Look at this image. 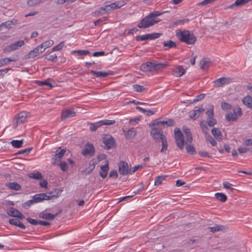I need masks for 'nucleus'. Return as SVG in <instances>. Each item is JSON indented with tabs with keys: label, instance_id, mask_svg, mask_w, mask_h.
Listing matches in <instances>:
<instances>
[{
	"label": "nucleus",
	"instance_id": "obj_45",
	"mask_svg": "<svg viewBox=\"0 0 252 252\" xmlns=\"http://www.w3.org/2000/svg\"><path fill=\"white\" fill-rule=\"evenodd\" d=\"M167 176H159L156 177L155 181V185L158 186L162 183V181L165 179Z\"/></svg>",
	"mask_w": 252,
	"mask_h": 252
},
{
	"label": "nucleus",
	"instance_id": "obj_59",
	"mask_svg": "<svg viewBox=\"0 0 252 252\" xmlns=\"http://www.w3.org/2000/svg\"><path fill=\"white\" fill-rule=\"evenodd\" d=\"M145 166V164L144 163V164H139V165L134 166L132 170H131V172H130V174H132L133 173L135 172L137 170H138V169H139L140 168L143 167Z\"/></svg>",
	"mask_w": 252,
	"mask_h": 252
},
{
	"label": "nucleus",
	"instance_id": "obj_1",
	"mask_svg": "<svg viewBox=\"0 0 252 252\" xmlns=\"http://www.w3.org/2000/svg\"><path fill=\"white\" fill-rule=\"evenodd\" d=\"M176 35L181 42L188 45H193L196 41L195 35L189 30H176Z\"/></svg>",
	"mask_w": 252,
	"mask_h": 252
},
{
	"label": "nucleus",
	"instance_id": "obj_63",
	"mask_svg": "<svg viewBox=\"0 0 252 252\" xmlns=\"http://www.w3.org/2000/svg\"><path fill=\"white\" fill-rule=\"evenodd\" d=\"M20 220L17 219H10L9 220V222L10 224L14 225L17 226L18 222Z\"/></svg>",
	"mask_w": 252,
	"mask_h": 252
},
{
	"label": "nucleus",
	"instance_id": "obj_48",
	"mask_svg": "<svg viewBox=\"0 0 252 252\" xmlns=\"http://www.w3.org/2000/svg\"><path fill=\"white\" fill-rule=\"evenodd\" d=\"M64 45V41H62L59 44L57 45L54 46L52 49V50L53 51H59L61 50L63 47Z\"/></svg>",
	"mask_w": 252,
	"mask_h": 252
},
{
	"label": "nucleus",
	"instance_id": "obj_34",
	"mask_svg": "<svg viewBox=\"0 0 252 252\" xmlns=\"http://www.w3.org/2000/svg\"><path fill=\"white\" fill-rule=\"evenodd\" d=\"M66 152V149H61V147L58 148L56 152L55 157H58L59 159H61V158L64 156Z\"/></svg>",
	"mask_w": 252,
	"mask_h": 252
},
{
	"label": "nucleus",
	"instance_id": "obj_49",
	"mask_svg": "<svg viewBox=\"0 0 252 252\" xmlns=\"http://www.w3.org/2000/svg\"><path fill=\"white\" fill-rule=\"evenodd\" d=\"M42 0H28L27 1L28 5L30 6H33L40 3Z\"/></svg>",
	"mask_w": 252,
	"mask_h": 252
},
{
	"label": "nucleus",
	"instance_id": "obj_38",
	"mask_svg": "<svg viewBox=\"0 0 252 252\" xmlns=\"http://www.w3.org/2000/svg\"><path fill=\"white\" fill-rule=\"evenodd\" d=\"M11 58H5L0 59V67L9 64L11 62L13 61Z\"/></svg>",
	"mask_w": 252,
	"mask_h": 252
},
{
	"label": "nucleus",
	"instance_id": "obj_40",
	"mask_svg": "<svg viewBox=\"0 0 252 252\" xmlns=\"http://www.w3.org/2000/svg\"><path fill=\"white\" fill-rule=\"evenodd\" d=\"M18 212L19 211L18 210L14 208L11 207L7 213L10 216L16 218Z\"/></svg>",
	"mask_w": 252,
	"mask_h": 252
},
{
	"label": "nucleus",
	"instance_id": "obj_62",
	"mask_svg": "<svg viewBox=\"0 0 252 252\" xmlns=\"http://www.w3.org/2000/svg\"><path fill=\"white\" fill-rule=\"evenodd\" d=\"M27 221L32 225H38V220L34 219H32L31 218H28L27 219Z\"/></svg>",
	"mask_w": 252,
	"mask_h": 252
},
{
	"label": "nucleus",
	"instance_id": "obj_64",
	"mask_svg": "<svg viewBox=\"0 0 252 252\" xmlns=\"http://www.w3.org/2000/svg\"><path fill=\"white\" fill-rule=\"evenodd\" d=\"M198 154L202 157L210 158L211 157V156L209 154V153L201 151L198 152Z\"/></svg>",
	"mask_w": 252,
	"mask_h": 252
},
{
	"label": "nucleus",
	"instance_id": "obj_57",
	"mask_svg": "<svg viewBox=\"0 0 252 252\" xmlns=\"http://www.w3.org/2000/svg\"><path fill=\"white\" fill-rule=\"evenodd\" d=\"M204 97H205V94H201L199 95H197L196 96L195 98H194L192 101L190 102V103H193V102L198 101L202 99L203 98H204Z\"/></svg>",
	"mask_w": 252,
	"mask_h": 252
},
{
	"label": "nucleus",
	"instance_id": "obj_44",
	"mask_svg": "<svg viewBox=\"0 0 252 252\" xmlns=\"http://www.w3.org/2000/svg\"><path fill=\"white\" fill-rule=\"evenodd\" d=\"M206 114L208 118H212V117H214V106L212 105L210 106V108L206 111Z\"/></svg>",
	"mask_w": 252,
	"mask_h": 252
},
{
	"label": "nucleus",
	"instance_id": "obj_16",
	"mask_svg": "<svg viewBox=\"0 0 252 252\" xmlns=\"http://www.w3.org/2000/svg\"><path fill=\"white\" fill-rule=\"evenodd\" d=\"M76 115V113L72 109H66L63 110L61 115V118L62 120H64L66 118H72Z\"/></svg>",
	"mask_w": 252,
	"mask_h": 252
},
{
	"label": "nucleus",
	"instance_id": "obj_21",
	"mask_svg": "<svg viewBox=\"0 0 252 252\" xmlns=\"http://www.w3.org/2000/svg\"><path fill=\"white\" fill-rule=\"evenodd\" d=\"M243 104L248 108L252 110V97L249 95H247L242 99Z\"/></svg>",
	"mask_w": 252,
	"mask_h": 252
},
{
	"label": "nucleus",
	"instance_id": "obj_46",
	"mask_svg": "<svg viewBox=\"0 0 252 252\" xmlns=\"http://www.w3.org/2000/svg\"><path fill=\"white\" fill-rule=\"evenodd\" d=\"M150 39L149 34H146L144 35H139L136 37L137 41H143Z\"/></svg>",
	"mask_w": 252,
	"mask_h": 252
},
{
	"label": "nucleus",
	"instance_id": "obj_12",
	"mask_svg": "<svg viewBox=\"0 0 252 252\" xmlns=\"http://www.w3.org/2000/svg\"><path fill=\"white\" fill-rule=\"evenodd\" d=\"M150 133L153 138L156 140L165 138V137L163 134L162 130L158 127H153L152 128Z\"/></svg>",
	"mask_w": 252,
	"mask_h": 252
},
{
	"label": "nucleus",
	"instance_id": "obj_9",
	"mask_svg": "<svg viewBox=\"0 0 252 252\" xmlns=\"http://www.w3.org/2000/svg\"><path fill=\"white\" fill-rule=\"evenodd\" d=\"M232 78L230 77H221L217 79L214 82V86L215 87H220L232 82Z\"/></svg>",
	"mask_w": 252,
	"mask_h": 252
},
{
	"label": "nucleus",
	"instance_id": "obj_2",
	"mask_svg": "<svg viewBox=\"0 0 252 252\" xmlns=\"http://www.w3.org/2000/svg\"><path fill=\"white\" fill-rule=\"evenodd\" d=\"M161 14V13L157 11L150 13L141 20L138 24V27L140 29H146L154 25L158 22V20H155V18Z\"/></svg>",
	"mask_w": 252,
	"mask_h": 252
},
{
	"label": "nucleus",
	"instance_id": "obj_60",
	"mask_svg": "<svg viewBox=\"0 0 252 252\" xmlns=\"http://www.w3.org/2000/svg\"><path fill=\"white\" fill-rule=\"evenodd\" d=\"M150 39H154L156 38H158L161 35L162 33H153L149 34Z\"/></svg>",
	"mask_w": 252,
	"mask_h": 252
},
{
	"label": "nucleus",
	"instance_id": "obj_24",
	"mask_svg": "<svg viewBox=\"0 0 252 252\" xmlns=\"http://www.w3.org/2000/svg\"><path fill=\"white\" fill-rule=\"evenodd\" d=\"M6 186L8 188L16 191L21 189V186L16 182L9 183Z\"/></svg>",
	"mask_w": 252,
	"mask_h": 252
},
{
	"label": "nucleus",
	"instance_id": "obj_5",
	"mask_svg": "<svg viewBox=\"0 0 252 252\" xmlns=\"http://www.w3.org/2000/svg\"><path fill=\"white\" fill-rule=\"evenodd\" d=\"M233 110V113L228 112L225 115L226 120L228 122L236 121L238 119V117H240L243 115V112L240 107L234 108Z\"/></svg>",
	"mask_w": 252,
	"mask_h": 252
},
{
	"label": "nucleus",
	"instance_id": "obj_29",
	"mask_svg": "<svg viewBox=\"0 0 252 252\" xmlns=\"http://www.w3.org/2000/svg\"><path fill=\"white\" fill-rule=\"evenodd\" d=\"M36 83L39 86H47L50 88H52L54 87L50 83V79L49 78L43 81H37Z\"/></svg>",
	"mask_w": 252,
	"mask_h": 252
},
{
	"label": "nucleus",
	"instance_id": "obj_58",
	"mask_svg": "<svg viewBox=\"0 0 252 252\" xmlns=\"http://www.w3.org/2000/svg\"><path fill=\"white\" fill-rule=\"evenodd\" d=\"M35 204L34 201L33 200V199L32 198L31 200H28V201L25 202L23 205L22 206L23 207L26 208V206L30 207L31 205Z\"/></svg>",
	"mask_w": 252,
	"mask_h": 252
},
{
	"label": "nucleus",
	"instance_id": "obj_25",
	"mask_svg": "<svg viewBox=\"0 0 252 252\" xmlns=\"http://www.w3.org/2000/svg\"><path fill=\"white\" fill-rule=\"evenodd\" d=\"M62 190L59 189H54L53 191L47 193V196H52V198L54 197H58L61 194Z\"/></svg>",
	"mask_w": 252,
	"mask_h": 252
},
{
	"label": "nucleus",
	"instance_id": "obj_37",
	"mask_svg": "<svg viewBox=\"0 0 252 252\" xmlns=\"http://www.w3.org/2000/svg\"><path fill=\"white\" fill-rule=\"evenodd\" d=\"M29 177L37 180H40L42 178V175L41 173L37 172L36 173H31L29 174Z\"/></svg>",
	"mask_w": 252,
	"mask_h": 252
},
{
	"label": "nucleus",
	"instance_id": "obj_10",
	"mask_svg": "<svg viewBox=\"0 0 252 252\" xmlns=\"http://www.w3.org/2000/svg\"><path fill=\"white\" fill-rule=\"evenodd\" d=\"M81 153L84 156L90 155L93 156L95 153V149L93 145L88 142L85 145L84 149L82 150Z\"/></svg>",
	"mask_w": 252,
	"mask_h": 252
},
{
	"label": "nucleus",
	"instance_id": "obj_56",
	"mask_svg": "<svg viewBox=\"0 0 252 252\" xmlns=\"http://www.w3.org/2000/svg\"><path fill=\"white\" fill-rule=\"evenodd\" d=\"M231 184L229 182H225L223 183V186L225 189H230L232 192L234 190V189L231 187Z\"/></svg>",
	"mask_w": 252,
	"mask_h": 252
},
{
	"label": "nucleus",
	"instance_id": "obj_23",
	"mask_svg": "<svg viewBox=\"0 0 252 252\" xmlns=\"http://www.w3.org/2000/svg\"><path fill=\"white\" fill-rule=\"evenodd\" d=\"M183 131L187 137V142L191 143L192 141V136L190 129L187 127H183Z\"/></svg>",
	"mask_w": 252,
	"mask_h": 252
},
{
	"label": "nucleus",
	"instance_id": "obj_30",
	"mask_svg": "<svg viewBox=\"0 0 252 252\" xmlns=\"http://www.w3.org/2000/svg\"><path fill=\"white\" fill-rule=\"evenodd\" d=\"M186 150L187 152L191 155L196 154V152L194 147L190 144H186Z\"/></svg>",
	"mask_w": 252,
	"mask_h": 252
},
{
	"label": "nucleus",
	"instance_id": "obj_20",
	"mask_svg": "<svg viewBox=\"0 0 252 252\" xmlns=\"http://www.w3.org/2000/svg\"><path fill=\"white\" fill-rule=\"evenodd\" d=\"M58 214L59 213L53 215L51 213L42 212L39 214V217L43 219L53 220Z\"/></svg>",
	"mask_w": 252,
	"mask_h": 252
},
{
	"label": "nucleus",
	"instance_id": "obj_6",
	"mask_svg": "<svg viewBox=\"0 0 252 252\" xmlns=\"http://www.w3.org/2000/svg\"><path fill=\"white\" fill-rule=\"evenodd\" d=\"M28 114L26 112L19 113L13 121V126L16 128L19 124L24 123L27 118Z\"/></svg>",
	"mask_w": 252,
	"mask_h": 252
},
{
	"label": "nucleus",
	"instance_id": "obj_31",
	"mask_svg": "<svg viewBox=\"0 0 252 252\" xmlns=\"http://www.w3.org/2000/svg\"><path fill=\"white\" fill-rule=\"evenodd\" d=\"M224 227L223 225H216L213 227H209L208 229L213 233H215L216 232H218L219 231H221L223 230Z\"/></svg>",
	"mask_w": 252,
	"mask_h": 252
},
{
	"label": "nucleus",
	"instance_id": "obj_19",
	"mask_svg": "<svg viewBox=\"0 0 252 252\" xmlns=\"http://www.w3.org/2000/svg\"><path fill=\"white\" fill-rule=\"evenodd\" d=\"M212 133L217 140L220 141L222 140V135L218 128H213L212 129Z\"/></svg>",
	"mask_w": 252,
	"mask_h": 252
},
{
	"label": "nucleus",
	"instance_id": "obj_8",
	"mask_svg": "<svg viewBox=\"0 0 252 252\" xmlns=\"http://www.w3.org/2000/svg\"><path fill=\"white\" fill-rule=\"evenodd\" d=\"M103 143L108 150L114 148L116 145L114 138L110 135H106L103 138Z\"/></svg>",
	"mask_w": 252,
	"mask_h": 252
},
{
	"label": "nucleus",
	"instance_id": "obj_53",
	"mask_svg": "<svg viewBox=\"0 0 252 252\" xmlns=\"http://www.w3.org/2000/svg\"><path fill=\"white\" fill-rule=\"evenodd\" d=\"M207 124L210 127L214 126L217 124V121L216 119L212 118H208Z\"/></svg>",
	"mask_w": 252,
	"mask_h": 252
},
{
	"label": "nucleus",
	"instance_id": "obj_61",
	"mask_svg": "<svg viewBox=\"0 0 252 252\" xmlns=\"http://www.w3.org/2000/svg\"><path fill=\"white\" fill-rule=\"evenodd\" d=\"M207 140L213 146H215L217 145V142L210 135L208 136L207 138Z\"/></svg>",
	"mask_w": 252,
	"mask_h": 252
},
{
	"label": "nucleus",
	"instance_id": "obj_13",
	"mask_svg": "<svg viewBox=\"0 0 252 252\" xmlns=\"http://www.w3.org/2000/svg\"><path fill=\"white\" fill-rule=\"evenodd\" d=\"M45 49H42V46L39 45L26 55V59L34 58L43 53Z\"/></svg>",
	"mask_w": 252,
	"mask_h": 252
},
{
	"label": "nucleus",
	"instance_id": "obj_47",
	"mask_svg": "<svg viewBox=\"0 0 252 252\" xmlns=\"http://www.w3.org/2000/svg\"><path fill=\"white\" fill-rule=\"evenodd\" d=\"M163 47H164L165 50H167L169 48H172L173 47V41L172 40H169L168 42H164L163 43Z\"/></svg>",
	"mask_w": 252,
	"mask_h": 252
},
{
	"label": "nucleus",
	"instance_id": "obj_43",
	"mask_svg": "<svg viewBox=\"0 0 252 252\" xmlns=\"http://www.w3.org/2000/svg\"><path fill=\"white\" fill-rule=\"evenodd\" d=\"M11 22L9 21H6L5 22L2 23L0 25V31H1L4 28L6 29H10L11 28Z\"/></svg>",
	"mask_w": 252,
	"mask_h": 252
},
{
	"label": "nucleus",
	"instance_id": "obj_41",
	"mask_svg": "<svg viewBox=\"0 0 252 252\" xmlns=\"http://www.w3.org/2000/svg\"><path fill=\"white\" fill-rule=\"evenodd\" d=\"M72 53H77L79 56H87L90 54L88 50H79L72 51Z\"/></svg>",
	"mask_w": 252,
	"mask_h": 252
},
{
	"label": "nucleus",
	"instance_id": "obj_35",
	"mask_svg": "<svg viewBox=\"0 0 252 252\" xmlns=\"http://www.w3.org/2000/svg\"><path fill=\"white\" fill-rule=\"evenodd\" d=\"M11 144L13 147L16 148H19L22 146L23 144V140H12L11 142Z\"/></svg>",
	"mask_w": 252,
	"mask_h": 252
},
{
	"label": "nucleus",
	"instance_id": "obj_17",
	"mask_svg": "<svg viewBox=\"0 0 252 252\" xmlns=\"http://www.w3.org/2000/svg\"><path fill=\"white\" fill-rule=\"evenodd\" d=\"M204 111L205 109L202 107L198 108L197 107H195L193 111L190 112L189 117L192 119L196 120L199 117L200 113L203 112Z\"/></svg>",
	"mask_w": 252,
	"mask_h": 252
},
{
	"label": "nucleus",
	"instance_id": "obj_7",
	"mask_svg": "<svg viewBox=\"0 0 252 252\" xmlns=\"http://www.w3.org/2000/svg\"><path fill=\"white\" fill-rule=\"evenodd\" d=\"M25 44L24 40H19L15 43L10 44V45L6 46L3 50L5 53H9L18 49L20 47H22Z\"/></svg>",
	"mask_w": 252,
	"mask_h": 252
},
{
	"label": "nucleus",
	"instance_id": "obj_22",
	"mask_svg": "<svg viewBox=\"0 0 252 252\" xmlns=\"http://www.w3.org/2000/svg\"><path fill=\"white\" fill-rule=\"evenodd\" d=\"M211 63L210 60L203 59L200 61V67L202 69H207L210 66Z\"/></svg>",
	"mask_w": 252,
	"mask_h": 252
},
{
	"label": "nucleus",
	"instance_id": "obj_26",
	"mask_svg": "<svg viewBox=\"0 0 252 252\" xmlns=\"http://www.w3.org/2000/svg\"><path fill=\"white\" fill-rule=\"evenodd\" d=\"M123 5V4L120 3V2H113L111 4L106 5V7L107 8L108 10L109 11L113 10V9H116L117 8H119L121 7Z\"/></svg>",
	"mask_w": 252,
	"mask_h": 252
},
{
	"label": "nucleus",
	"instance_id": "obj_42",
	"mask_svg": "<svg viewBox=\"0 0 252 252\" xmlns=\"http://www.w3.org/2000/svg\"><path fill=\"white\" fill-rule=\"evenodd\" d=\"M45 58L48 61H51L53 62H55L57 60V56L55 54L52 55L46 54Z\"/></svg>",
	"mask_w": 252,
	"mask_h": 252
},
{
	"label": "nucleus",
	"instance_id": "obj_39",
	"mask_svg": "<svg viewBox=\"0 0 252 252\" xmlns=\"http://www.w3.org/2000/svg\"><path fill=\"white\" fill-rule=\"evenodd\" d=\"M54 44V41L53 40H49L48 41H45L44 43H42L40 45L42 46V49H45V50L51 47Z\"/></svg>",
	"mask_w": 252,
	"mask_h": 252
},
{
	"label": "nucleus",
	"instance_id": "obj_11",
	"mask_svg": "<svg viewBox=\"0 0 252 252\" xmlns=\"http://www.w3.org/2000/svg\"><path fill=\"white\" fill-rule=\"evenodd\" d=\"M119 172L120 174L123 175L130 174L131 169H129L128 165L127 162L125 161H121L119 164Z\"/></svg>",
	"mask_w": 252,
	"mask_h": 252
},
{
	"label": "nucleus",
	"instance_id": "obj_50",
	"mask_svg": "<svg viewBox=\"0 0 252 252\" xmlns=\"http://www.w3.org/2000/svg\"><path fill=\"white\" fill-rule=\"evenodd\" d=\"M134 90L137 92H142L144 91L145 88L143 86H140L138 84H135L133 85Z\"/></svg>",
	"mask_w": 252,
	"mask_h": 252
},
{
	"label": "nucleus",
	"instance_id": "obj_32",
	"mask_svg": "<svg viewBox=\"0 0 252 252\" xmlns=\"http://www.w3.org/2000/svg\"><path fill=\"white\" fill-rule=\"evenodd\" d=\"M247 3L246 0H236L235 2L231 4L229 6V8H233L234 6H240L245 5Z\"/></svg>",
	"mask_w": 252,
	"mask_h": 252
},
{
	"label": "nucleus",
	"instance_id": "obj_14",
	"mask_svg": "<svg viewBox=\"0 0 252 252\" xmlns=\"http://www.w3.org/2000/svg\"><path fill=\"white\" fill-rule=\"evenodd\" d=\"M33 199L35 203L43 201L44 200H48L52 199V196H47V194L41 193L36 194L33 196Z\"/></svg>",
	"mask_w": 252,
	"mask_h": 252
},
{
	"label": "nucleus",
	"instance_id": "obj_28",
	"mask_svg": "<svg viewBox=\"0 0 252 252\" xmlns=\"http://www.w3.org/2000/svg\"><path fill=\"white\" fill-rule=\"evenodd\" d=\"M136 133V131L134 128H131L127 131L126 137L127 139H132L135 136Z\"/></svg>",
	"mask_w": 252,
	"mask_h": 252
},
{
	"label": "nucleus",
	"instance_id": "obj_55",
	"mask_svg": "<svg viewBox=\"0 0 252 252\" xmlns=\"http://www.w3.org/2000/svg\"><path fill=\"white\" fill-rule=\"evenodd\" d=\"M60 167L62 171H65L67 169V164L65 161H61L60 163Z\"/></svg>",
	"mask_w": 252,
	"mask_h": 252
},
{
	"label": "nucleus",
	"instance_id": "obj_54",
	"mask_svg": "<svg viewBox=\"0 0 252 252\" xmlns=\"http://www.w3.org/2000/svg\"><path fill=\"white\" fill-rule=\"evenodd\" d=\"M102 125H112L116 123L115 120H101Z\"/></svg>",
	"mask_w": 252,
	"mask_h": 252
},
{
	"label": "nucleus",
	"instance_id": "obj_27",
	"mask_svg": "<svg viewBox=\"0 0 252 252\" xmlns=\"http://www.w3.org/2000/svg\"><path fill=\"white\" fill-rule=\"evenodd\" d=\"M91 73L97 77H105L108 76L110 73L103 72V71H96L93 70H91Z\"/></svg>",
	"mask_w": 252,
	"mask_h": 252
},
{
	"label": "nucleus",
	"instance_id": "obj_33",
	"mask_svg": "<svg viewBox=\"0 0 252 252\" xmlns=\"http://www.w3.org/2000/svg\"><path fill=\"white\" fill-rule=\"evenodd\" d=\"M215 196L218 200L221 202H224L227 199V196L223 193H216Z\"/></svg>",
	"mask_w": 252,
	"mask_h": 252
},
{
	"label": "nucleus",
	"instance_id": "obj_18",
	"mask_svg": "<svg viewBox=\"0 0 252 252\" xmlns=\"http://www.w3.org/2000/svg\"><path fill=\"white\" fill-rule=\"evenodd\" d=\"M186 73V70L183 66L176 65L174 66V76L179 77L183 76Z\"/></svg>",
	"mask_w": 252,
	"mask_h": 252
},
{
	"label": "nucleus",
	"instance_id": "obj_4",
	"mask_svg": "<svg viewBox=\"0 0 252 252\" xmlns=\"http://www.w3.org/2000/svg\"><path fill=\"white\" fill-rule=\"evenodd\" d=\"M174 136L178 147L181 150L184 149L185 146L184 135L179 128H175L174 129Z\"/></svg>",
	"mask_w": 252,
	"mask_h": 252
},
{
	"label": "nucleus",
	"instance_id": "obj_52",
	"mask_svg": "<svg viewBox=\"0 0 252 252\" xmlns=\"http://www.w3.org/2000/svg\"><path fill=\"white\" fill-rule=\"evenodd\" d=\"M161 142L162 143V149L160 150L161 152H163V151L167 149V142L165 140V138L160 139Z\"/></svg>",
	"mask_w": 252,
	"mask_h": 252
},
{
	"label": "nucleus",
	"instance_id": "obj_36",
	"mask_svg": "<svg viewBox=\"0 0 252 252\" xmlns=\"http://www.w3.org/2000/svg\"><path fill=\"white\" fill-rule=\"evenodd\" d=\"M109 12L106 5L103 7H101L97 9L95 11V13L97 15H102Z\"/></svg>",
	"mask_w": 252,
	"mask_h": 252
},
{
	"label": "nucleus",
	"instance_id": "obj_51",
	"mask_svg": "<svg viewBox=\"0 0 252 252\" xmlns=\"http://www.w3.org/2000/svg\"><path fill=\"white\" fill-rule=\"evenodd\" d=\"M221 107L222 109L224 110H230L232 108L231 105L225 102H223L221 103Z\"/></svg>",
	"mask_w": 252,
	"mask_h": 252
},
{
	"label": "nucleus",
	"instance_id": "obj_3",
	"mask_svg": "<svg viewBox=\"0 0 252 252\" xmlns=\"http://www.w3.org/2000/svg\"><path fill=\"white\" fill-rule=\"evenodd\" d=\"M168 64L166 63L147 62L141 64L140 69L142 71H157L165 68Z\"/></svg>",
	"mask_w": 252,
	"mask_h": 252
},
{
	"label": "nucleus",
	"instance_id": "obj_15",
	"mask_svg": "<svg viewBox=\"0 0 252 252\" xmlns=\"http://www.w3.org/2000/svg\"><path fill=\"white\" fill-rule=\"evenodd\" d=\"M173 121L172 119H168L165 121H158V120H155L151 126H158L160 125L163 126H171L173 125Z\"/></svg>",
	"mask_w": 252,
	"mask_h": 252
}]
</instances>
